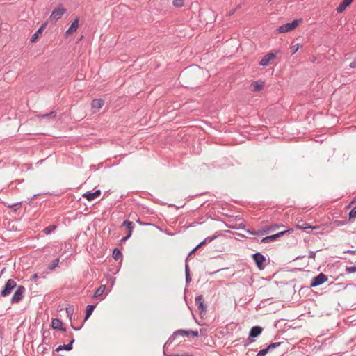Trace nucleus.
I'll return each mask as SVG.
<instances>
[{
  "instance_id": "f257e3e1",
  "label": "nucleus",
  "mask_w": 356,
  "mask_h": 356,
  "mask_svg": "<svg viewBox=\"0 0 356 356\" xmlns=\"http://www.w3.org/2000/svg\"><path fill=\"white\" fill-rule=\"evenodd\" d=\"M252 259H253L256 266L260 270H262L265 268L267 265L266 258L262 254L261 252H256L252 254Z\"/></svg>"
},
{
  "instance_id": "f03ea898",
  "label": "nucleus",
  "mask_w": 356,
  "mask_h": 356,
  "mask_svg": "<svg viewBox=\"0 0 356 356\" xmlns=\"http://www.w3.org/2000/svg\"><path fill=\"white\" fill-rule=\"evenodd\" d=\"M16 288L17 289L10 300L11 304L19 303L23 299L26 292V289L22 285H17Z\"/></svg>"
},
{
  "instance_id": "7ed1b4c3",
  "label": "nucleus",
  "mask_w": 356,
  "mask_h": 356,
  "mask_svg": "<svg viewBox=\"0 0 356 356\" xmlns=\"http://www.w3.org/2000/svg\"><path fill=\"white\" fill-rule=\"evenodd\" d=\"M66 13L67 10L63 6V5H59L58 7L54 9L49 19L50 22H56L60 19Z\"/></svg>"
},
{
  "instance_id": "20e7f679",
  "label": "nucleus",
  "mask_w": 356,
  "mask_h": 356,
  "mask_svg": "<svg viewBox=\"0 0 356 356\" xmlns=\"http://www.w3.org/2000/svg\"><path fill=\"white\" fill-rule=\"evenodd\" d=\"M16 282L13 279H9L3 286L0 295L2 297H6L9 296L12 291L17 287Z\"/></svg>"
},
{
  "instance_id": "39448f33",
  "label": "nucleus",
  "mask_w": 356,
  "mask_h": 356,
  "mask_svg": "<svg viewBox=\"0 0 356 356\" xmlns=\"http://www.w3.org/2000/svg\"><path fill=\"white\" fill-rule=\"evenodd\" d=\"M293 232V229H289L285 230V231L280 232H278V233H277L275 234H273V235H270V236H267L263 237L260 240V242L261 243H272L273 241H275L277 238L283 236L286 233H290V232Z\"/></svg>"
},
{
  "instance_id": "423d86ee",
  "label": "nucleus",
  "mask_w": 356,
  "mask_h": 356,
  "mask_svg": "<svg viewBox=\"0 0 356 356\" xmlns=\"http://www.w3.org/2000/svg\"><path fill=\"white\" fill-rule=\"evenodd\" d=\"M327 276L324 273H321L312 279L309 287L314 288L320 286L327 281Z\"/></svg>"
},
{
  "instance_id": "0eeeda50",
  "label": "nucleus",
  "mask_w": 356,
  "mask_h": 356,
  "mask_svg": "<svg viewBox=\"0 0 356 356\" xmlns=\"http://www.w3.org/2000/svg\"><path fill=\"white\" fill-rule=\"evenodd\" d=\"M195 302L200 311V316L202 318L207 311V305L204 304L203 296L202 295L197 296Z\"/></svg>"
},
{
  "instance_id": "6e6552de",
  "label": "nucleus",
  "mask_w": 356,
  "mask_h": 356,
  "mask_svg": "<svg viewBox=\"0 0 356 356\" xmlns=\"http://www.w3.org/2000/svg\"><path fill=\"white\" fill-rule=\"evenodd\" d=\"M276 58L275 54L269 52L262 57L259 61V65L263 67H266L269 65L270 62Z\"/></svg>"
},
{
  "instance_id": "1a4fd4ad",
  "label": "nucleus",
  "mask_w": 356,
  "mask_h": 356,
  "mask_svg": "<svg viewBox=\"0 0 356 356\" xmlns=\"http://www.w3.org/2000/svg\"><path fill=\"white\" fill-rule=\"evenodd\" d=\"M70 337H72V339L70 340L69 343L58 346L55 349V351H56V352H59L61 350L70 351V350H72V348H73L72 345L74 343V335L72 333H70Z\"/></svg>"
},
{
  "instance_id": "9d476101",
  "label": "nucleus",
  "mask_w": 356,
  "mask_h": 356,
  "mask_svg": "<svg viewBox=\"0 0 356 356\" xmlns=\"http://www.w3.org/2000/svg\"><path fill=\"white\" fill-rule=\"evenodd\" d=\"M101 195V191L99 189L96 190L94 192L87 191L83 194V197L87 199L88 201H92L95 198L98 197Z\"/></svg>"
},
{
  "instance_id": "9b49d317",
  "label": "nucleus",
  "mask_w": 356,
  "mask_h": 356,
  "mask_svg": "<svg viewBox=\"0 0 356 356\" xmlns=\"http://www.w3.org/2000/svg\"><path fill=\"white\" fill-rule=\"evenodd\" d=\"M263 331V328L259 325H255L251 327L250 332H249V336L250 338H253L255 339V338L258 337Z\"/></svg>"
},
{
  "instance_id": "f8f14e48",
  "label": "nucleus",
  "mask_w": 356,
  "mask_h": 356,
  "mask_svg": "<svg viewBox=\"0 0 356 356\" xmlns=\"http://www.w3.org/2000/svg\"><path fill=\"white\" fill-rule=\"evenodd\" d=\"M51 327L54 330L65 332L66 328L63 326V323L58 318H53L51 321Z\"/></svg>"
},
{
  "instance_id": "ddd939ff",
  "label": "nucleus",
  "mask_w": 356,
  "mask_h": 356,
  "mask_svg": "<svg viewBox=\"0 0 356 356\" xmlns=\"http://www.w3.org/2000/svg\"><path fill=\"white\" fill-rule=\"evenodd\" d=\"M180 330H177L176 331H175L172 335L170 336V337L168 338V339L167 340V341L165 342V343L164 344L163 346V354L165 355V349L167 346H169L175 340V339L178 337V336H181V334H180Z\"/></svg>"
},
{
  "instance_id": "4468645a",
  "label": "nucleus",
  "mask_w": 356,
  "mask_h": 356,
  "mask_svg": "<svg viewBox=\"0 0 356 356\" xmlns=\"http://www.w3.org/2000/svg\"><path fill=\"white\" fill-rule=\"evenodd\" d=\"M47 26V22L43 23L41 25V26L36 31V32L34 33L33 34V35L31 37L30 42L32 43L35 42L37 40V39L39 36V34H41L44 31V30L45 29Z\"/></svg>"
},
{
  "instance_id": "2eb2a0df",
  "label": "nucleus",
  "mask_w": 356,
  "mask_h": 356,
  "mask_svg": "<svg viewBox=\"0 0 356 356\" xmlns=\"http://www.w3.org/2000/svg\"><path fill=\"white\" fill-rule=\"evenodd\" d=\"M297 229L306 231L307 229H321L320 225L318 226H311L306 222H302L301 224H298L296 225Z\"/></svg>"
},
{
  "instance_id": "dca6fc26",
  "label": "nucleus",
  "mask_w": 356,
  "mask_h": 356,
  "mask_svg": "<svg viewBox=\"0 0 356 356\" xmlns=\"http://www.w3.org/2000/svg\"><path fill=\"white\" fill-rule=\"evenodd\" d=\"M353 0H343L337 7L336 10L338 13H343L347 7H348Z\"/></svg>"
},
{
  "instance_id": "f3484780",
  "label": "nucleus",
  "mask_w": 356,
  "mask_h": 356,
  "mask_svg": "<svg viewBox=\"0 0 356 356\" xmlns=\"http://www.w3.org/2000/svg\"><path fill=\"white\" fill-rule=\"evenodd\" d=\"M79 17H76L74 22L71 24L70 26L66 31V34L70 35L76 31L79 26Z\"/></svg>"
},
{
  "instance_id": "a211bd4d",
  "label": "nucleus",
  "mask_w": 356,
  "mask_h": 356,
  "mask_svg": "<svg viewBox=\"0 0 356 356\" xmlns=\"http://www.w3.org/2000/svg\"><path fill=\"white\" fill-rule=\"evenodd\" d=\"M104 102L102 99H93L91 102V106L94 109L99 110L104 106Z\"/></svg>"
},
{
  "instance_id": "6ab92c4d",
  "label": "nucleus",
  "mask_w": 356,
  "mask_h": 356,
  "mask_svg": "<svg viewBox=\"0 0 356 356\" xmlns=\"http://www.w3.org/2000/svg\"><path fill=\"white\" fill-rule=\"evenodd\" d=\"M252 91H259L264 88V83L262 81H254L250 84Z\"/></svg>"
},
{
  "instance_id": "aec40b11",
  "label": "nucleus",
  "mask_w": 356,
  "mask_h": 356,
  "mask_svg": "<svg viewBox=\"0 0 356 356\" xmlns=\"http://www.w3.org/2000/svg\"><path fill=\"white\" fill-rule=\"evenodd\" d=\"M95 309V305H88L86 306V315H85V318L83 320V323H85L90 318V316L92 314Z\"/></svg>"
},
{
  "instance_id": "412c9836",
  "label": "nucleus",
  "mask_w": 356,
  "mask_h": 356,
  "mask_svg": "<svg viewBox=\"0 0 356 356\" xmlns=\"http://www.w3.org/2000/svg\"><path fill=\"white\" fill-rule=\"evenodd\" d=\"M122 226H124L127 228L128 229V233L130 235H132V233H133V230L134 229V224L133 222L131 221H129V220H124L123 222H122Z\"/></svg>"
},
{
  "instance_id": "4be33fe9",
  "label": "nucleus",
  "mask_w": 356,
  "mask_h": 356,
  "mask_svg": "<svg viewBox=\"0 0 356 356\" xmlns=\"http://www.w3.org/2000/svg\"><path fill=\"white\" fill-rule=\"evenodd\" d=\"M180 330V334H181V336H186V337H190V336H193V337H198V332L197 330L195 331H193V330H181V329H179Z\"/></svg>"
},
{
  "instance_id": "5701e85b",
  "label": "nucleus",
  "mask_w": 356,
  "mask_h": 356,
  "mask_svg": "<svg viewBox=\"0 0 356 356\" xmlns=\"http://www.w3.org/2000/svg\"><path fill=\"white\" fill-rule=\"evenodd\" d=\"M184 270H185L186 282L187 284H188L191 282V277L190 275V268H189V266L188 264L187 259H186V261H185Z\"/></svg>"
},
{
  "instance_id": "b1692460",
  "label": "nucleus",
  "mask_w": 356,
  "mask_h": 356,
  "mask_svg": "<svg viewBox=\"0 0 356 356\" xmlns=\"http://www.w3.org/2000/svg\"><path fill=\"white\" fill-rule=\"evenodd\" d=\"M277 31L279 33H287L292 31V29H291V26L289 22H288L282 24V26H280L277 29Z\"/></svg>"
},
{
  "instance_id": "393cba45",
  "label": "nucleus",
  "mask_w": 356,
  "mask_h": 356,
  "mask_svg": "<svg viewBox=\"0 0 356 356\" xmlns=\"http://www.w3.org/2000/svg\"><path fill=\"white\" fill-rule=\"evenodd\" d=\"M270 232V229L268 226H264L259 229L256 230V236H263Z\"/></svg>"
},
{
  "instance_id": "a878e982",
  "label": "nucleus",
  "mask_w": 356,
  "mask_h": 356,
  "mask_svg": "<svg viewBox=\"0 0 356 356\" xmlns=\"http://www.w3.org/2000/svg\"><path fill=\"white\" fill-rule=\"evenodd\" d=\"M219 236L218 234H215L212 236H208L206 238H204L202 241H201L197 245L200 247L207 244V243H210L213 241L214 239L217 238Z\"/></svg>"
},
{
  "instance_id": "bb28decb",
  "label": "nucleus",
  "mask_w": 356,
  "mask_h": 356,
  "mask_svg": "<svg viewBox=\"0 0 356 356\" xmlns=\"http://www.w3.org/2000/svg\"><path fill=\"white\" fill-rule=\"evenodd\" d=\"M56 112L55 111H51L49 113L41 114V115H38V117L39 118H42V119H44V118L49 119V118H54L56 117Z\"/></svg>"
},
{
  "instance_id": "cd10ccee",
  "label": "nucleus",
  "mask_w": 356,
  "mask_h": 356,
  "mask_svg": "<svg viewBox=\"0 0 356 356\" xmlns=\"http://www.w3.org/2000/svg\"><path fill=\"white\" fill-rule=\"evenodd\" d=\"M22 202H17L14 204H8L7 203H4V204L8 207L12 209L13 211H17L22 206Z\"/></svg>"
},
{
  "instance_id": "c85d7f7f",
  "label": "nucleus",
  "mask_w": 356,
  "mask_h": 356,
  "mask_svg": "<svg viewBox=\"0 0 356 356\" xmlns=\"http://www.w3.org/2000/svg\"><path fill=\"white\" fill-rule=\"evenodd\" d=\"M112 257L115 260H118L122 257V253L121 252V251L119 249L115 248L113 250Z\"/></svg>"
},
{
  "instance_id": "c756f323",
  "label": "nucleus",
  "mask_w": 356,
  "mask_h": 356,
  "mask_svg": "<svg viewBox=\"0 0 356 356\" xmlns=\"http://www.w3.org/2000/svg\"><path fill=\"white\" fill-rule=\"evenodd\" d=\"M106 289V286L105 285H101L99 287H98L95 293H94V295H93V297H98V296H100L101 295L103 294V293L104 292Z\"/></svg>"
},
{
  "instance_id": "7c9ffc66",
  "label": "nucleus",
  "mask_w": 356,
  "mask_h": 356,
  "mask_svg": "<svg viewBox=\"0 0 356 356\" xmlns=\"http://www.w3.org/2000/svg\"><path fill=\"white\" fill-rule=\"evenodd\" d=\"M56 228H57V225H49V226L45 227L43 229V232L45 234L49 235V234H51Z\"/></svg>"
},
{
  "instance_id": "2f4dec72",
  "label": "nucleus",
  "mask_w": 356,
  "mask_h": 356,
  "mask_svg": "<svg viewBox=\"0 0 356 356\" xmlns=\"http://www.w3.org/2000/svg\"><path fill=\"white\" fill-rule=\"evenodd\" d=\"M74 307L72 305H69L67 307L65 308L67 316L70 320L72 319V316L74 313Z\"/></svg>"
},
{
  "instance_id": "473e14b6",
  "label": "nucleus",
  "mask_w": 356,
  "mask_h": 356,
  "mask_svg": "<svg viewBox=\"0 0 356 356\" xmlns=\"http://www.w3.org/2000/svg\"><path fill=\"white\" fill-rule=\"evenodd\" d=\"M284 341H282V342H274V343H270L267 348L269 350H271L273 349H275L277 347H279L280 346H281L282 343H284Z\"/></svg>"
},
{
  "instance_id": "72a5a7b5",
  "label": "nucleus",
  "mask_w": 356,
  "mask_h": 356,
  "mask_svg": "<svg viewBox=\"0 0 356 356\" xmlns=\"http://www.w3.org/2000/svg\"><path fill=\"white\" fill-rule=\"evenodd\" d=\"M59 261H60L59 258L55 259L52 261V263L49 266L48 269L50 270L55 269V268L58 266V265L59 264Z\"/></svg>"
},
{
  "instance_id": "f704fd0d",
  "label": "nucleus",
  "mask_w": 356,
  "mask_h": 356,
  "mask_svg": "<svg viewBox=\"0 0 356 356\" xmlns=\"http://www.w3.org/2000/svg\"><path fill=\"white\" fill-rule=\"evenodd\" d=\"M347 223H348V220H334V221L332 222V224L335 227H341V226H343V225H346Z\"/></svg>"
},
{
  "instance_id": "c9c22d12",
  "label": "nucleus",
  "mask_w": 356,
  "mask_h": 356,
  "mask_svg": "<svg viewBox=\"0 0 356 356\" xmlns=\"http://www.w3.org/2000/svg\"><path fill=\"white\" fill-rule=\"evenodd\" d=\"M184 4V0H173V6L177 8H181Z\"/></svg>"
},
{
  "instance_id": "e433bc0d",
  "label": "nucleus",
  "mask_w": 356,
  "mask_h": 356,
  "mask_svg": "<svg viewBox=\"0 0 356 356\" xmlns=\"http://www.w3.org/2000/svg\"><path fill=\"white\" fill-rule=\"evenodd\" d=\"M348 217H349V220L356 218V207H355L354 208H353L350 210V211L349 212V214H348Z\"/></svg>"
},
{
  "instance_id": "4c0bfd02",
  "label": "nucleus",
  "mask_w": 356,
  "mask_h": 356,
  "mask_svg": "<svg viewBox=\"0 0 356 356\" xmlns=\"http://www.w3.org/2000/svg\"><path fill=\"white\" fill-rule=\"evenodd\" d=\"M50 336V331L49 330H43L42 332V338H43V343H45L47 338H49Z\"/></svg>"
},
{
  "instance_id": "58836bf2",
  "label": "nucleus",
  "mask_w": 356,
  "mask_h": 356,
  "mask_svg": "<svg viewBox=\"0 0 356 356\" xmlns=\"http://www.w3.org/2000/svg\"><path fill=\"white\" fill-rule=\"evenodd\" d=\"M302 19H294L291 22H289V24L291 26V29L293 30L299 24L300 22H301Z\"/></svg>"
},
{
  "instance_id": "ea45409f",
  "label": "nucleus",
  "mask_w": 356,
  "mask_h": 356,
  "mask_svg": "<svg viewBox=\"0 0 356 356\" xmlns=\"http://www.w3.org/2000/svg\"><path fill=\"white\" fill-rule=\"evenodd\" d=\"M300 46V44H296L291 45V47H290L291 51V54H296L298 51Z\"/></svg>"
},
{
  "instance_id": "a19ab883",
  "label": "nucleus",
  "mask_w": 356,
  "mask_h": 356,
  "mask_svg": "<svg viewBox=\"0 0 356 356\" xmlns=\"http://www.w3.org/2000/svg\"><path fill=\"white\" fill-rule=\"evenodd\" d=\"M270 350L268 349V348H265L264 349H261L260 351H259V353L256 355V356H266V354L269 352Z\"/></svg>"
},
{
  "instance_id": "79ce46f5",
  "label": "nucleus",
  "mask_w": 356,
  "mask_h": 356,
  "mask_svg": "<svg viewBox=\"0 0 356 356\" xmlns=\"http://www.w3.org/2000/svg\"><path fill=\"white\" fill-rule=\"evenodd\" d=\"M346 272L347 273H354L356 272V266H346Z\"/></svg>"
},
{
  "instance_id": "37998d69",
  "label": "nucleus",
  "mask_w": 356,
  "mask_h": 356,
  "mask_svg": "<svg viewBox=\"0 0 356 356\" xmlns=\"http://www.w3.org/2000/svg\"><path fill=\"white\" fill-rule=\"evenodd\" d=\"M254 341H255V339L253 338H250V336L248 335V338L245 340V341L244 343V346L247 347L248 346L254 343Z\"/></svg>"
},
{
  "instance_id": "c03bdc74",
  "label": "nucleus",
  "mask_w": 356,
  "mask_h": 356,
  "mask_svg": "<svg viewBox=\"0 0 356 356\" xmlns=\"http://www.w3.org/2000/svg\"><path fill=\"white\" fill-rule=\"evenodd\" d=\"M321 229H314L315 232H314V234L316 235H323L324 234L323 230L324 229L322 227V226H320Z\"/></svg>"
},
{
  "instance_id": "a18cd8bd",
  "label": "nucleus",
  "mask_w": 356,
  "mask_h": 356,
  "mask_svg": "<svg viewBox=\"0 0 356 356\" xmlns=\"http://www.w3.org/2000/svg\"><path fill=\"white\" fill-rule=\"evenodd\" d=\"M279 227H280V225L277 224H273V225L268 226V228L270 229V232H273V231H275Z\"/></svg>"
},
{
  "instance_id": "49530a36",
  "label": "nucleus",
  "mask_w": 356,
  "mask_h": 356,
  "mask_svg": "<svg viewBox=\"0 0 356 356\" xmlns=\"http://www.w3.org/2000/svg\"><path fill=\"white\" fill-rule=\"evenodd\" d=\"M136 222H138L139 225H151L152 224L151 223H148V222H143L140 220V218H138L137 220H136Z\"/></svg>"
},
{
  "instance_id": "de8ad7c7",
  "label": "nucleus",
  "mask_w": 356,
  "mask_h": 356,
  "mask_svg": "<svg viewBox=\"0 0 356 356\" xmlns=\"http://www.w3.org/2000/svg\"><path fill=\"white\" fill-rule=\"evenodd\" d=\"M316 252H314V251H312V250L309 251L308 257L311 258V259H315Z\"/></svg>"
},
{
  "instance_id": "09e8293b",
  "label": "nucleus",
  "mask_w": 356,
  "mask_h": 356,
  "mask_svg": "<svg viewBox=\"0 0 356 356\" xmlns=\"http://www.w3.org/2000/svg\"><path fill=\"white\" fill-rule=\"evenodd\" d=\"M199 248L198 245H196L188 254L187 257H189L192 254H193L197 249ZM188 260V258H186Z\"/></svg>"
},
{
  "instance_id": "8fccbe9b",
  "label": "nucleus",
  "mask_w": 356,
  "mask_h": 356,
  "mask_svg": "<svg viewBox=\"0 0 356 356\" xmlns=\"http://www.w3.org/2000/svg\"><path fill=\"white\" fill-rule=\"evenodd\" d=\"M131 236V235L127 234L125 236H124L122 239H121V242L122 243H124L125 241H127L130 237Z\"/></svg>"
},
{
  "instance_id": "3c124183",
  "label": "nucleus",
  "mask_w": 356,
  "mask_h": 356,
  "mask_svg": "<svg viewBox=\"0 0 356 356\" xmlns=\"http://www.w3.org/2000/svg\"><path fill=\"white\" fill-rule=\"evenodd\" d=\"M349 67L350 68H352V69H355L356 68V59L350 63V64L349 65Z\"/></svg>"
},
{
  "instance_id": "603ef678",
  "label": "nucleus",
  "mask_w": 356,
  "mask_h": 356,
  "mask_svg": "<svg viewBox=\"0 0 356 356\" xmlns=\"http://www.w3.org/2000/svg\"><path fill=\"white\" fill-rule=\"evenodd\" d=\"M84 323H82V325L80 326V327H74L72 323H71V327L73 330H76V331H79L81 329V327H83Z\"/></svg>"
},
{
  "instance_id": "864d4df0",
  "label": "nucleus",
  "mask_w": 356,
  "mask_h": 356,
  "mask_svg": "<svg viewBox=\"0 0 356 356\" xmlns=\"http://www.w3.org/2000/svg\"><path fill=\"white\" fill-rule=\"evenodd\" d=\"M246 232L250 234H252V235H255L256 236V231L254 230H252L250 229H245Z\"/></svg>"
},
{
  "instance_id": "5fc2aeb1",
  "label": "nucleus",
  "mask_w": 356,
  "mask_h": 356,
  "mask_svg": "<svg viewBox=\"0 0 356 356\" xmlns=\"http://www.w3.org/2000/svg\"><path fill=\"white\" fill-rule=\"evenodd\" d=\"M166 356H194L192 354H185V355H178V354H175V355H165Z\"/></svg>"
},
{
  "instance_id": "6e6d98bb",
  "label": "nucleus",
  "mask_w": 356,
  "mask_h": 356,
  "mask_svg": "<svg viewBox=\"0 0 356 356\" xmlns=\"http://www.w3.org/2000/svg\"><path fill=\"white\" fill-rule=\"evenodd\" d=\"M344 253L350 254H356V250H348L344 251Z\"/></svg>"
},
{
  "instance_id": "4d7b16f0",
  "label": "nucleus",
  "mask_w": 356,
  "mask_h": 356,
  "mask_svg": "<svg viewBox=\"0 0 356 356\" xmlns=\"http://www.w3.org/2000/svg\"><path fill=\"white\" fill-rule=\"evenodd\" d=\"M229 227L232 228V229H245V225H240L238 227H232V226H229Z\"/></svg>"
},
{
  "instance_id": "13d9d810",
  "label": "nucleus",
  "mask_w": 356,
  "mask_h": 356,
  "mask_svg": "<svg viewBox=\"0 0 356 356\" xmlns=\"http://www.w3.org/2000/svg\"><path fill=\"white\" fill-rule=\"evenodd\" d=\"M38 274L35 273V274H33V275L31 276V281H34V280H35L38 278Z\"/></svg>"
},
{
  "instance_id": "bf43d9fd",
  "label": "nucleus",
  "mask_w": 356,
  "mask_h": 356,
  "mask_svg": "<svg viewBox=\"0 0 356 356\" xmlns=\"http://www.w3.org/2000/svg\"><path fill=\"white\" fill-rule=\"evenodd\" d=\"M250 239L251 241H257V242H259V239H258V238H255V237H254V238H250Z\"/></svg>"
},
{
  "instance_id": "052dcab7",
  "label": "nucleus",
  "mask_w": 356,
  "mask_h": 356,
  "mask_svg": "<svg viewBox=\"0 0 356 356\" xmlns=\"http://www.w3.org/2000/svg\"><path fill=\"white\" fill-rule=\"evenodd\" d=\"M38 195V194H35L33 195V197H31L29 202H31L35 197H36Z\"/></svg>"
},
{
  "instance_id": "680f3d73",
  "label": "nucleus",
  "mask_w": 356,
  "mask_h": 356,
  "mask_svg": "<svg viewBox=\"0 0 356 356\" xmlns=\"http://www.w3.org/2000/svg\"><path fill=\"white\" fill-rule=\"evenodd\" d=\"M234 13V10L229 13V15H232Z\"/></svg>"
}]
</instances>
